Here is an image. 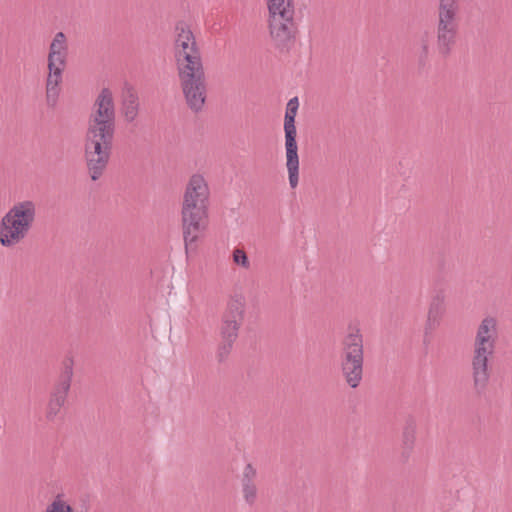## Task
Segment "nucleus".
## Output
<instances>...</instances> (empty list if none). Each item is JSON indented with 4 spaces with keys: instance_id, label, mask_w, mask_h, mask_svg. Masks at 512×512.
<instances>
[{
    "instance_id": "16",
    "label": "nucleus",
    "mask_w": 512,
    "mask_h": 512,
    "mask_svg": "<svg viewBox=\"0 0 512 512\" xmlns=\"http://www.w3.org/2000/svg\"><path fill=\"white\" fill-rule=\"evenodd\" d=\"M121 112L126 120V122L131 123L133 122L139 112V98L138 94L135 91V89L130 86L126 85L124 93H123V99H122V107Z\"/></svg>"
},
{
    "instance_id": "12",
    "label": "nucleus",
    "mask_w": 512,
    "mask_h": 512,
    "mask_svg": "<svg viewBox=\"0 0 512 512\" xmlns=\"http://www.w3.org/2000/svg\"><path fill=\"white\" fill-rule=\"evenodd\" d=\"M446 293L443 288H438L433 291L431 296L427 319L425 322L424 332L426 335L436 330L441 323V320L446 312Z\"/></svg>"
},
{
    "instance_id": "27",
    "label": "nucleus",
    "mask_w": 512,
    "mask_h": 512,
    "mask_svg": "<svg viewBox=\"0 0 512 512\" xmlns=\"http://www.w3.org/2000/svg\"><path fill=\"white\" fill-rule=\"evenodd\" d=\"M67 57L68 55H48L47 57V67L48 70H60L64 72L65 67L67 65Z\"/></svg>"
},
{
    "instance_id": "24",
    "label": "nucleus",
    "mask_w": 512,
    "mask_h": 512,
    "mask_svg": "<svg viewBox=\"0 0 512 512\" xmlns=\"http://www.w3.org/2000/svg\"><path fill=\"white\" fill-rule=\"evenodd\" d=\"M459 29V13L437 11L436 28Z\"/></svg>"
},
{
    "instance_id": "5",
    "label": "nucleus",
    "mask_w": 512,
    "mask_h": 512,
    "mask_svg": "<svg viewBox=\"0 0 512 512\" xmlns=\"http://www.w3.org/2000/svg\"><path fill=\"white\" fill-rule=\"evenodd\" d=\"M176 69L187 107L196 114L200 113L207 99V79L203 63Z\"/></svg>"
},
{
    "instance_id": "13",
    "label": "nucleus",
    "mask_w": 512,
    "mask_h": 512,
    "mask_svg": "<svg viewBox=\"0 0 512 512\" xmlns=\"http://www.w3.org/2000/svg\"><path fill=\"white\" fill-rule=\"evenodd\" d=\"M116 130V124L98 122H88L84 135V142L101 143L113 147V140Z\"/></svg>"
},
{
    "instance_id": "9",
    "label": "nucleus",
    "mask_w": 512,
    "mask_h": 512,
    "mask_svg": "<svg viewBox=\"0 0 512 512\" xmlns=\"http://www.w3.org/2000/svg\"><path fill=\"white\" fill-rule=\"evenodd\" d=\"M295 117L286 115L284 117L286 167L288 170L289 184L292 189L296 188L299 182V156L296 141L297 130Z\"/></svg>"
},
{
    "instance_id": "17",
    "label": "nucleus",
    "mask_w": 512,
    "mask_h": 512,
    "mask_svg": "<svg viewBox=\"0 0 512 512\" xmlns=\"http://www.w3.org/2000/svg\"><path fill=\"white\" fill-rule=\"evenodd\" d=\"M111 156L84 154L88 174L93 181H97L104 174Z\"/></svg>"
},
{
    "instance_id": "21",
    "label": "nucleus",
    "mask_w": 512,
    "mask_h": 512,
    "mask_svg": "<svg viewBox=\"0 0 512 512\" xmlns=\"http://www.w3.org/2000/svg\"><path fill=\"white\" fill-rule=\"evenodd\" d=\"M415 434H416V421L412 416H409L405 421V426L403 428V433H402V446H403L402 454L405 458L409 457V454L414 447Z\"/></svg>"
},
{
    "instance_id": "29",
    "label": "nucleus",
    "mask_w": 512,
    "mask_h": 512,
    "mask_svg": "<svg viewBox=\"0 0 512 512\" xmlns=\"http://www.w3.org/2000/svg\"><path fill=\"white\" fill-rule=\"evenodd\" d=\"M233 262L245 269L250 267V262L246 252L243 249L236 248L233 250Z\"/></svg>"
},
{
    "instance_id": "2",
    "label": "nucleus",
    "mask_w": 512,
    "mask_h": 512,
    "mask_svg": "<svg viewBox=\"0 0 512 512\" xmlns=\"http://www.w3.org/2000/svg\"><path fill=\"white\" fill-rule=\"evenodd\" d=\"M497 340L498 321L493 316H486L477 327L471 359L473 390L478 396L488 387L491 377L489 358L495 353Z\"/></svg>"
},
{
    "instance_id": "30",
    "label": "nucleus",
    "mask_w": 512,
    "mask_h": 512,
    "mask_svg": "<svg viewBox=\"0 0 512 512\" xmlns=\"http://www.w3.org/2000/svg\"><path fill=\"white\" fill-rule=\"evenodd\" d=\"M45 512H74V510L69 504L57 498L47 506Z\"/></svg>"
},
{
    "instance_id": "28",
    "label": "nucleus",
    "mask_w": 512,
    "mask_h": 512,
    "mask_svg": "<svg viewBox=\"0 0 512 512\" xmlns=\"http://www.w3.org/2000/svg\"><path fill=\"white\" fill-rule=\"evenodd\" d=\"M437 11L460 13L459 0H438Z\"/></svg>"
},
{
    "instance_id": "15",
    "label": "nucleus",
    "mask_w": 512,
    "mask_h": 512,
    "mask_svg": "<svg viewBox=\"0 0 512 512\" xmlns=\"http://www.w3.org/2000/svg\"><path fill=\"white\" fill-rule=\"evenodd\" d=\"M257 471L251 463L246 464L241 477V489L245 503L253 506L257 501L258 488L256 485Z\"/></svg>"
},
{
    "instance_id": "18",
    "label": "nucleus",
    "mask_w": 512,
    "mask_h": 512,
    "mask_svg": "<svg viewBox=\"0 0 512 512\" xmlns=\"http://www.w3.org/2000/svg\"><path fill=\"white\" fill-rule=\"evenodd\" d=\"M63 72L60 70H48L46 79V99L49 106H54L57 102L62 82Z\"/></svg>"
},
{
    "instance_id": "19",
    "label": "nucleus",
    "mask_w": 512,
    "mask_h": 512,
    "mask_svg": "<svg viewBox=\"0 0 512 512\" xmlns=\"http://www.w3.org/2000/svg\"><path fill=\"white\" fill-rule=\"evenodd\" d=\"M63 72L60 70H48L46 79V99L49 106H54L57 102L62 82Z\"/></svg>"
},
{
    "instance_id": "22",
    "label": "nucleus",
    "mask_w": 512,
    "mask_h": 512,
    "mask_svg": "<svg viewBox=\"0 0 512 512\" xmlns=\"http://www.w3.org/2000/svg\"><path fill=\"white\" fill-rule=\"evenodd\" d=\"M267 6L269 16H280L284 12L295 14L293 0H268Z\"/></svg>"
},
{
    "instance_id": "10",
    "label": "nucleus",
    "mask_w": 512,
    "mask_h": 512,
    "mask_svg": "<svg viewBox=\"0 0 512 512\" xmlns=\"http://www.w3.org/2000/svg\"><path fill=\"white\" fill-rule=\"evenodd\" d=\"M364 362L363 336L358 328H350L341 342V364Z\"/></svg>"
},
{
    "instance_id": "6",
    "label": "nucleus",
    "mask_w": 512,
    "mask_h": 512,
    "mask_svg": "<svg viewBox=\"0 0 512 512\" xmlns=\"http://www.w3.org/2000/svg\"><path fill=\"white\" fill-rule=\"evenodd\" d=\"M74 376V360L72 357H65L60 365L57 378L52 384L45 408V419L54 422L65 406L71 390Z\"/></svg>"
},
{
    "instance_id": "25",
    "label": "nucleus",
    "mask_w": 512,
    "mask_h": 512,
    "mask_svg": "<svg viewBox=\"0 0 512 512\" xmlns=\"http://www.w3.org/2000/svg\"><path fill=\"white\" fill-rule=\"evenodd\" d=\"M68 55L67 38L63 32L55 34L49 46L48 55Z\"/></svg>"
},
{
    "instance_id": "7",
    "label": "nucleus",
    "mask_w": 512,
    "mask_h": 512,
    "mask_svg": "<svg viewBox=\"0 0 512 512\" xmlns=\"http://www.w3.org/2000/svg\"><path fill=\"white\" fill-rule=\"evenodd\" d=\"M174 58L176 68L201 64L202 58L190 27L183 21L175 26Z\"/></svg>"
},
{
    "instance_id": "11",
    "label": "nucleus",
    "mask_w": 512,
    "mask_h": 512,
    "mask_svg": "<svg viewBox=\"0 0 512 512\" xmlns=\"http://www.w3.org/2000/svg\"><path fill=\"white\" fill-rule=\"evenodd\" d=\"M116 124V113L113 94L109 88H102L98 94L88 122H98Z\"/></svg>"
},
{
    "instance_id": "3",
    "label": "nucleus",
    "mask_w": 512,
    "mask_h": 512,
    "mask_svg": "<svg viewBox=\"0 0 512 512\" xmlns=\"http://www.w3.org/2000/svg\"><path fill=\"white\" fill-rule=\"evenodd\" d=\"M36 218V205L26 200L16 203L0 221V244L12 247L28 235Z\"/></svg>"
},
{
    "instance_id": "20",
    "label": "nucleus",
    "mask_w": 512,
    "mask_h": 512,
    "mask_svg": "<svg viewBox=\"0 0 512 512\" xmlns=\"http://www.w3.org/2000/svg\"><path fill=\"white\" fill-rule=\"evenodd\" d=\"M363 365L364 362L340 365L342 376L350 388L355 389L360 385L363 378Z\"/></svg>"
},
{
    "instance_id": "1",
    "label": "nucleus",
    "mask_w": 512,
    "mask_h": 512,
    "mask_svg": "<svg viewBox=\"0 0 512 512\" xmlns=\"http://www.w3.org/2000/svg\"><path fill=\"white\" fill-rule=\"evenodd\" d=\"M209 187L204 177H190L183 196L181 217L186 252L195 244L208 223Z\"/></svg>"
},
{
    "instance_id": "8",
    "label": "nucleus",
    "mask_w": 512,
    "mask_h": 512,
    "mask_svg": "<svg viewBox=\"0 0 512 512\" xmlns=\"http://www.w3.org/2000/svg\"><path fill=\"white\" fill-rule=\"evenodd\" d=\"M269 32L274 47L280 52L288 54L294 47L298 27L294 21V14L284 12L280 16H269Z\"/></svg>"
},
{
    "instance_id": "14",
    "label": "nucleus",
    "mask_w": 512,
    "mask_h": 512,
    "mask_svg": "<svg viewBox=\"0 0 512 512\" xmlns=\"http://www.w3.org/2000/svg\"><path fill=\"white\" fill-rule=\"evenodd\" d=\"M458 30L454 28H436L435 48L438 56L447 59L451 56L457 44Z\"/></svg>"
},
{
    "instance_id": "4",
    "label": "nucleus",
    "mask_w": 512,
    "mask_h": 512,
    "mask_svg": "<svg viewBox=\"0 0 512 512\" xmlns=\"http://www.w3.org/2000/svg\"><path fill=\"white\" fill-rule=\"evenodd\" d=\"M245 302L241 298H231L222 315L220 342L216 351L218 363H224L233 350L239 329L244 321Z\"/></svg>"
},
{
    "instance_id": "26",
    "label": "nucleus",
    "mask_w": 512,
    "mask_h": 512,
    "mask_svg": "<svg viewBox=\"0 0 512 512\" xmlns=\"http://www.w3.org/2000/svg\"><path fill=\"white\" fill-rule=\"evenodd\" d=\"M112 152V146L103 145L101 143H93L91 142H84V154H94L96 156L98 155H104L111 156Z\"/></svg>"
},
{
    "instance_id": "31",
    "label": "nucleus",
    "mask_w": 512,
    "mask_h": 512,
    "mask_svg": "<svg viewBox=\"0 0 512 512\" xmlns=\"http://www.w3.org/2000/svg\"><path fill=\"white\" fill-rule=\"evenodd\" d=\"M298 107H299V102H298V98L297 97H294L292 99H290L287 103V107H286V112L285 114L286 115H293V116H296L297 114V110H298Z\"/></svg>"
},
{
    "instance_id": "23",
    "label": "nucleus",
    "mask_w": 512,
    "mask_h": 512,
    "mask_svg": "<svg viewBox=\"0 0 512 512\" xmlns=\"http://www.w3.org/2000/svg\"><path fill=\"white\" fill-rule=\"evenodd\" d=\"M430 54V40L429 33L425 32L419 41V48L417 50V65L419 68H425L429 61Z\"/></svg>"
}]
</instances>
